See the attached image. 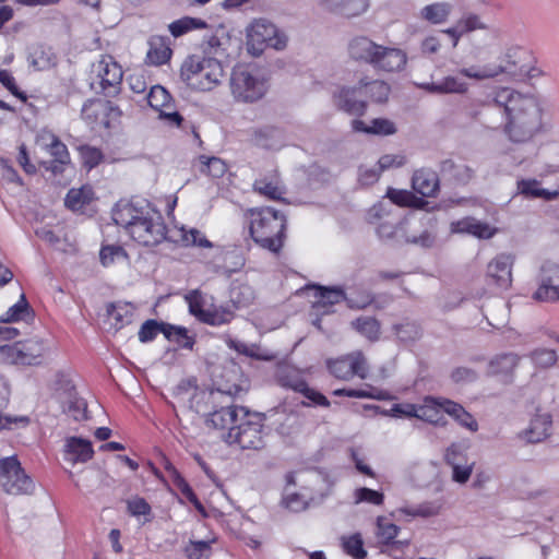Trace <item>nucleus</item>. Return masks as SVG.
<instances>
[{"label": "nucleus", "instance_id": "obj_1", "mask_svg": "<svg viewBox=\"0 0 559 559\" xmlns=\"http://www.w3.org/2000/svg\"><path fill=\"white\" fill-rule=\"evenodd\" d=\"M493 104L503 110V133L515 144H526L544 131V110L537 96L512 87H498Z\"/></svg>", "mask_w": 559, "mask_h": 559}, {"label": "nucleus", "instance_id": "obj_2", "mask_svg": "<svg viewBox=\"0 0 559 559\" xmlns=\"http://www.w3.org/2000/svg\"><path fill=\"white\" fill-rule=\"evenodd\" d=\"M114 222L138 245L153 247L167 237V226L159 211L150 203L120 200L112 209Z\"/></svg>", "mask_w": 559, "mask_h": 559}, {"label": "nucleus", "instance_id": "obj_3", "mask_svg": "<svg viewBox=\"0 0 559 559\" xmlns=\"http://www.w3.org/2000/svg\"><path fill=\"white\" fill-rule=\"evenodd\" d=\"M241 392L242 389L239 385H234L228 390L197 391L190 400V408L198 414L207 416L205 423L209 427L229 430L241 416L240 406L222 405L219 409L216 407L223 403L224 397H234Z\"/></svg>", "mask_w": 559, "mask_h": 559}, {"label": "nucleus", "instance_id": "obj_4", "mask_svg": "<svg viewBox=\"0 0 559 559\" xmlns=\"http://www.w3.org/2000/svg\"><path fill=\"white\" fill-rule=\"evenodd\" d=\"M250 235L263 249L277 253L283 247L286 217L273 207L250 210Z\"/></svg>", "mask_w": 559, "mask_h": 559}, {"label": "nucleus", "instance_id": "obj_5", "mask_svg": "<svg viewBox=\"0 0 559 559\" xmlns=\"http://www.w3.org/2000/svg\"><path fill=\"white\" fill-rule=\"evenodd\" d=\"M224 75L222 63L214 58L188 57L180 68L181 80L192 90L206 92L217 86Z\"/></svg>", "mask_w": 559, "mask_h": 559}, {"label": "nucleus", "instance_id": "obj_6", "mask_svg": "<svg viewBox=\"0 0 559 559\" xmlns=\"http://www.w3.org/2000/svg\"><path fill=\"white\" fill-rule=\"evenodd\" d=\"M241 416L238 423L229 428L225 441L241 449H261L264 445V420L261 413H251L246 407H239Z\"/></svg>", "mask_w": 559, "mask_h": 559}, {"label": "nucleus", "instance_id": "obj_7", "mask_svg": "<svg viewBox=\"0 0 559 559\" xmlns=\"http://www.w3.org/2000/svg\"><path fill=\"white\" fill-rule=\"evenodd\" d=\"M48 346L43 338L32 337L0 346V362L17 366L40 365Z\"/></svg>", "mask_w": 559, "mask_h": 559}, {"label": "nucleus", "instance_id": "obj_8", "mask_svg": "<svg viewBox=\"0 0 559 559\" xmlns=\"http://www.w3.org/2000/svg\"><path fill=\"white\" fill-rule=\"evenodd\" d=\"M248 50L258 56L267 46L282 50L287 45V36L266 19L254 20L247 29Z\"/></svg>", "mask_w": 559, "mask_h": 559}, {"label": "nucleus", "instance_id": "obj_9", "mask_svg": "<svg viewBox=\"0 0 559 559\" xmlns=\"http://www.w3.org/2000/svg\"><path fill=\"white\" fill-rule=\"evenodd\" d=\"M229 86L234 98L241 103L257 102L266 92L265 82L254 75L246 66H237L233 69Z\"/></svg>", "mask_w": 559, "mask_h": 559}, {"label": "nucleus", "instance_id": "obj_10", "mask_svg": "<svg viewBox=\"0 0 559 559\" xmlns=\"http://www.w3.org/2000/svg\"><path fill=\"white\" fill-rule=\"evenodd\" d=\"M0 486L9 495H29L35 485L15 455L0 460Z\"/></svg>", "mask_w": 559, "mask_h": 559}, {"label": "nucleus", "instance_id": "obj_11", "mask_svg": "<svg viewBox=\"0 0 559 559\" xmlns=\"http://www.w3.org/2000/svg\"><path fill=\"white\" fill-rule=\"evenodd\" d=\"M93 72L97 83L106 96H115L119 93L123 72L114 57L105 55L93 64Z\"/></svg>", "mask_w": 559, "mask_h": 559}, {"label": "nucleus", "instance_id": "obj_12", "mask_svg": "<svg viewBox=\"0 0 559 559\" xmlns=\"http://www.w3.org/2000/svg\"><path fill=\"white\" fill-rule=\"evenodd\" d=\"M532 298L538 302H559V264L545 262L542 265Z\"/></svg>", "mask_w": 559, "mask_h": 559}, {"label": "nucleus", "instance_id": "obj_13", "mask_svg": "<svg viewBox=\"0 0 559 559\" xmlns=\"http://www.w3.org/2000/svg\"><path fill=\"white\" fill-rule=\"evenodd\" d=\"M326 365L331 374L341 380H350L355 376L361 379L367 377V362L360 352H354L335 359H329Z\"/></svg>", "mask_w": 559, "mask_h": 559}, {"label": "nucleus", "instance_id": "obj_14", "mask_svg": "<svg viewBox=\"0 0 559 559\" xmlns=\"http://www.w3.org/2000/svg\"><path fill=\"white\" fill-rule=\"evenodd\" d=\"M147 103L159 112V118L169 126L179 127L181 124L183 118L175 110L173 97L165 87L160 85L152 86L147 94Z\"/></svg>", "mask_w": 559, "mask_h": 559}, {"label": "nucleus", "instance_id": "obj_15", "mask_svg": "<svg viewBox=\"0 0 559 559\" xmlns=\"http://www.w3.org/2000/svg\"><path fill=\"white\" fill-rule=\"evenodd\" d=\"M515 257L511 253L496 255L487 265L486 276L496 286L508 289L512 284Z\"/></svg>", "mask_w": 559, "mask_h": 559}, {"label": "nucleus", "instance_id": "obj_16", "mask_svg": "<svg viewBox=\"0 0 559 559\" xmlns=\"http://www.w3.org/2000/svg\"><path fill=\"white\" fill-rule=\"evenodd\" d=\"M306 288L313 290L314 300L312 301V308L318 314L332 313L333 306L346 300V295L340 287L308 285Z\"/></svg>", "mask_w": 559, "mask_h": 559}, {"label": "nucleus", "instance_id": "obj_17", "mask_svg": "<svg viewBox=\"0 0 559 559\" xmlns=\"http://www.w3.org/2000/svg\"><path fill=\"white\" fill-rule=\"evenodd\" d=\"M419 88L430 94H465L469 85L457 75H448L440 82H424L416 84Z\"/></svg>", "mask_w": 559, "mask_h": 559}, {"label": "nucleus", "instance_id": "obj_18", "mask_svg": "<svg viewBox=\"0 0 559 559\" xmlns=\"http://www.w3.org/2000/svg\"><path fill=\"white\" fill-rule=\"evenodd\" d=\"M407 62L406 52L400 48L384 47L381 45L379 57L373 63V68L386 72L401 71Z\"/></svg>", "mask_w": 559, "mask_h": 559}, {"label": "nucleus", "instance_id": "obj_19", "mask_svg": "<svg viewBox=\"0 0 559 559\" xmlns=\"http://www.w3.org/2000/svg\"><path fill=\"white\" fill-rule=\"evenodd\" d=\"M359 85L353 88L342 87L333 95L334 105L343 111L352 115H362L366 109V103L358 99Z\"/></svg>", "mask_w": 559, "mask_h": 559}, {"label": "nucleus", "instance_id": "obj_20", "mask_svg": "<svg viewBox=\"0 0 559 559\" xmlns=\"http://www.w3.org/2000/svg\"><path fill=\"white\" fill-rule=\"evenodd\" d=\"M93 454L94 450L90 440L80 437H70L66 440L64 460L72 465L90 461Z\"/></svg>", "mask_w": 559, "mask_h": 559}, {"label": "nucleus", "instance_id": "obj_21", "mask_svg": "<svg viewBox=\"0 0 559 559\" xmlns=\"http://www.w3.org/2000/svg\"><path fill=\"white\" fill-rule=\"evenodd\" d=\"M443 399L425 396L421 404H417V419L429 423L433 426H445L447 419L443 415L441 404Z\"/></svg>", "mask_w": 559, "mask_h": 559}, {"label": "nucleus", "instance_id": "obj_22", "mask_svg": "<svg viewBox=\"0 0 559 559\" xmlns=\"http://www.w3.org/2000/svg\"><path fill=\"white\" fill-rule=\"evenodd\" d=\"M381 45L376 44L366 36L354 38L349 43L348 51L353 59L369 63L373 67L376 59L379 57Z\"/></svg>", "mask_w": 559, "mask_h": 559}, {"label": "nucleus", "instance_id": "obj_23", "mask_svg": "<svg viewBox=\"0 0 559 559\" xmlns=\"http://www.w3.org/2000/svg\"><path fill=\"white\" fill-rule=\"evenodd\" d=\"M412 187L421 197L432 198L439 191V177L431 169H418L413 175Z\"/></svg>", "mask_w": 559, "mask_h": 559}, {"label": "nucleus", "instance_id": "obj_24", "mask_svg": "<svg viewBox=\"0 0 559 559\" xmlns=\"http://www.w3.org/2000/svg\"><path fill=\"white\" fill-rule=\"evenodd\" d=\"M451 229L454 233L469 234L479 239H489L496 234V228L474 217H464L453 222Z\"/></svg>", "mask_w": 559, "mask_h": 559}, {"label": "nucleus", "instance_id": "obj_25", "mask_svg": "<svg viewBox=\"0 0 559 559\" xmlns=\"http://www.w3.org/2000/svg\"><path fill=\"white\" fill-rule=\"evenodd\" d=\"M507 72L506 67L499 63H486L483 66H471L461 68L459 74L475 81L496 79Z\"/></svg>", "mask_w": 559, "mask_h": 559}, {"label": "nucleus", "instance_id": "obj_26", "mask_svg": "<svg viewBox=\"0 0 559 559\" xmlns=\"http://www.w3.org/2000/svg\"><path fill=\"white\" fill-rule=\"evenodd\" d=\"M551 427V418L548 414L535 416L527 429L524 430L523 437L527 442L536 443L546 439Z\"/></svg>", "mask_w": 559, "mask_h": 559}, {"label": "nucleus", "instance_id": "obj_27", "mask_svg": "<svg viewBox=\"0 0 559 559\" xmlns=\"http://www.w3.org/2000/svg\"><path fill=\"white\" fill-rule=\"evenodd\" d=\"M148 45L146 60L150 64L162 66L170 59L173 51L165 37L153 36L150 38Z\"/></svg>", "mask_w": 559, "mask_h": 559}, {"label": "nucleus", "instance_id": "obj_28", "mask_svg": "<svg viewBox=\"0 0 559 559\" xmlns=\"http://www.w3.org/2000/svg\"><path fill=\"white\" fill-rule=\"evenodd\" d=\"M352 128L356 132L378 135H391L396 132L394 122L385 118L373 119L369 126L361 120L355 119L352 121Z\"/></svg>", "mask_w": 559, "mask_h": 559}, {"label": "nucleus", "instance_id": "obj_29", "mask_svg": "<svg viewBox=\"0 0 559 559\" xmlns=\"http://www.w3.org/2000/svg\"><path fill=\"white\" fill-rule=\"evenodd\" d=\"M254 141L261 147L275 150L283 145L284 133L278 128L265 126L254 131Z\"/></svg>", "mask_w": 559, "mask_h": 559}, {"label": "nucleus", "instance_id": "obj_30", "mask_svg": "<svg viewBox=\"0 0 559 559\" xmlns=\"http://www.w3.org/2000/svg\"><path fill=\"white\" fill-rule=\"evenodd\" d=\"M34 318V312L31 309L28 301L24 294L21 295L19 301L11 306L0 318L2 323H11L25 321L29 322Z\"/></svg>", "mask_w": 559, "mask_h": 559}, {"label": "nucleus", "instance_id": "obj_31", "mask_svg": "<svg viewBox=\"0 0 559 559\" xmlns=\"http://www.w3.org/2000/svg\"><path fill=\"white\" fill-rule=\"evenodd\" d=\"M62 408L63 413L68 414L76 421L87 418V404L83 399L76 395L73 388L68 390L67 400L62 402Z\"/></svg>", "mask_w": 559, "mask_h": 559}, {"label": "nucleus", "instance_id": "obj_32", "mask_svg": "<svg viewBox=\"0 0 559 559\" xmlns=\"http://www.w3.org/2000/svg\"><path fill=\"white\" fill-rule=\"evenodd\" d=\"M518 191L530 199L552 200L559 195L557 191H548L540 188L539 181L536 179H522L518 181Z\"/></svg>", "mask_w": 559, "mask_h": 559}, {"label": "nucleus", "instance_id": "obj_33", "mask_svg": "<svg viewBox=\"0 0 559 559\" xmlns=\"http://www.w3.org/2000/svg\"><path fill=\"white\" fill-rule=\"evenodd\" d=\"M93 198V189L88 186H83L79 189H70L66 195L64 204L68 209L78 212L82 211L85 205L90 204Z\"/></svg>", "mask_w": 559, "mask_h": 559}, {"label": "nucleus", "instance_id": "obj_34", "mask_svg": "<svg viewBox=\"0 0 559 559\" xmlns=\"http://www.w3.org/2000/svg\"><path fill=\"white\" fill-rule=\"evenodd\" d=\"M452 12V4L449 2H435L424 7L420 11L421 19L431 24L444 23Z\"/></svg>", "mask_w": 559, "mask_h": 559}, {"label": "nucleus", "instance_id": "obj_35", "mask_svg": "<svg viewBox=\"0 0 559 559\" xmlns=\"http://www.w3.org/2000/svg\"><path fill=\"white\" fill-rule=\"evenodd\" d=\"M369 8V0H341L333 3L330 10L345 17H355L365 13Z\"/></svg>", "mask_w": 559, "mask_h": 559}, {"label": "nucleus", "instance_id": "obj_36", "mask_svg": "<svg viewBox=\"0 0 559 559\" xmlns=\"http://www.w3.org/2000/svg\"><path fill=\"white\" fill-rule=\"evenodd\" d=\"M389 94L390 86L384 81L374 80L371 82H365L361 80L359 82V96L366 95L373 102L383 103L388 99Z\"/></svg>", "mask_w": 559, "mask_h": 559}, {"label": "nucleus", "instance_id": "obj_37", "mask_svg": "<svg viewBox=\"0 0 559 559\" xmlns=\"http://www.w3.org/2000/svg\"><path fill=\"white\" fill-rule=\"evenodd\" d=\"M441 511V503L438 501H425L417 506H404L399 509L403 515L411 518H430L438 515Z\"/></svg>", "mask_w": 559, "mask_h": 559}, {"label": "nucleus", "instance_id": "obj_38", "mask_svg": "<svg viewBox=\"0 0 559 559\" xmlns=\"http://www.w3.org/2000/svg\"><path fill=\"white\" fill-rule=\"evenodd\" d=\"M216 538L207 540H189L183 548L188 559H210L213 555L212 545Z\"/></svg>", "mask_w": 559, "mask_h": 559}, {"label": "nucleus", "instance_id": "obj_39", "mask_svg": "<svg viewBox=\"0 0 559 559\" xmlns=\"http://www.w3.org/2000/svg\"><path fill=\"white\" fill-rule=\"evenodd\" d=\"M386 197L392 201V203L399 206L420 209L426 204L421 198H417L413 192L408 190L389 188L386 191Z\"/></svg>", "mask_w": 559, "mask_h": 559}, {"label": "nucleus", "instance_id": "obj_40", "mask_svg": "<svg viewBox=\"0 0 559 559\" xmlns=\"http://www.w3.org/2000/svg\"><path fill=\"white\" fill-rule=\"evenodd\" d=\"M205 27H207L205 21L191 16L181 17L179 20L171 22L168 25V29L174 37H180L193 29H200Z\"/></svg>", "mask_w": 559, "mask_h": 559}, {"label": "nucleus", "instance_id": "obj_41", "mask_svg": "<svg viewBox=\"0 0 559 559\" xmlns=\"http://www.w3.org/2000/svg\"><path fill=\"white\" fill-rule=\"evenodd\" d=\"M519 364V356L513 353H507L496 356L489 364L491 374L511 373Z\"/></svg>", "mask_w": 559, "mask_h": 559}, {"label": "nucleus", "instance_id": "obj_42", "mask_svg": "<svg viewBox=\"0 0 559 559\" xmlns=\"http://www.w3.org/2000/svg\"><path fill=\"white\" fill-rule=\"evenodd\" d=\"M28 63L36 71H44L55 64L53 55L41 46L35 47L28 55Z\"/></svg>", "mask_w": 559, "mask_h": 559}, {"label": "nucleus", "instance_id": "obj_43", "mask_svg": "<svg viewBox=\"0 0 559 559\" xmlns=\"http://www.w3.org/2000/svg\"><path fill=\"white\" fill-rule=\"evenodd\" d=\"M199 162L201 164L200 171L213 178H222L227 171L226 163L218 157L201 155Z\"/></svg>", "mask_w": 559, "mask_h": 559}, {"label": "nucleus", "instance_id": "obj_44", "mask_svg": "<svg viewBox=\"0 0 559 559\" xmlns=\"http://www.w3.org/2000/svg\"><path fill=\"white\" fill-rule=\"evenodd\" d=\"M230 299L237 308L247 307L255 299V293L248 284H237L231 288Z\"/></svg>", "mask_w": 559, "mask_h": 559}, {"label": "nucleus", "instance_id": "obj_45", "mask_svg": "<svg viewBox=\"0 0 559 559\" xmlns=\"http://www.w3.org/2000/svg\"><path fill=\"white\" fill-rule=\"evenodd\" d=\"M353 326L370 341H376L380 335V324L371 317L358 318L352 322Z\"/></svg>", "mask_w": 559, "mask_h": 559}, {"label": "nucleus", "instance_id": "obj_46", "mask_svg": "<svg viewBox=\"0 0 559 559\" xmlns=\"http://www.w3.org/2000/svg\"><path fill=\"white\" fill-rule=\"evenodd\" d=\"M278 382L283 388L302 393L307 389L306 380L295 370H282L278 376Z\"/></svg>", "mask_w": 559, "mask_h": 559}, {"label": "nucleus", "instance_id": "obj_47", "mask_svg": "<svg viewBox=\"0 0 559 559\" xmlns=\"http://www.w3.org/2000/svg\"><path fill=\"white\" fill-rule=\"evenodd\" d=\"M342 546L344 551L355 559H364L367 556V551L364 549L362 537L358 533L342 537Z\"/></svg>", "mask_w": 559, "mask_h": 559}, {"label": "nucleus", "instance_id": "obj_48", "mask_svg": "<svg viewBox=\"0 0 559 559\" xmlns=\"http://www.w3.org/2000/svg\"><path fill=\"white\" fill-rule=\"evenodd\" d=\"M400 527L388 519L380 516L377 520V538L382 544H390L399 534Z\"/></svg>", "mask_w": 559, "mask_h": 559}, {"label": "nucleus", "instance_id": "obj_49", "mask_svg": "<svg viewBox=\"0 0 559 559\" xmlns=\"http://www.w3.org/2000/svg\"><path fill=\"white\" fill-rule=\"evenodd\" d=\"M442 171L451 175L453 179L461 183L467 182L473 177V170L465 164H455L452 160L442 163Z\"/></svg>", "mask_w": 559, "mask_h": 559}, {"label": "nucleus", "instance_id": "obj_50", "mask_svg": "<svg viewBox=\"0 0 559 559\" xmlns=\"http://www.w3.org/2000/svg\"><path fill=\"white\" fill-rule=\"evenodd\" d=\"M181 240L185 246H197L200 248H212L213 243L207 240L205 235L197 228L187 229L182 227L180 229Z\"/></svg>", "mask_w": 559, "mask_h": 559}, {"label": "nucleus", "instance_id": "obj_51", "mask_svg": "<svg viewBox=\"0 0 559 559\" xmlns=\"http://www.w3.org/2000/svg\"><path fill=\"white\" fill-rule=\"evenodd\" d=\"M234 319V312L228 308L219 307L207 310L201 322L210 325H223L229 323Z\"/></svg>", "mask_w": 559, "mask_h": 559}, {"label": "nucleus", "instance_id": "obj_52", "mask_svg": "<svg viewBox=\"0 0 559 559\" xmlns=\"http://www.w3.org/2000/svg\"><path fill=\"white\" fill-rule=\"evenodd\" d=\"M254 191L271 199L280 200L284 194V189L275 181H266L265 179L255 180L253 183Z\"/></svg>", "mask_w": 559, "mask_h": 559}, {"label": "nucleus", "instance_id": "obj_53", "mask_svg": "<svg viewBox=\"0 0 559 559\" xmlns=\"http://www.w3.org/2000/svg\"><path fill=\"white\" fill-rule=\"evenodd\" d=\"M50 142L46 144L48 152L55 157L59 164H68L70 162L69 151L55 134H49Z\"/></svg>", "mask_w": 559, "mask_h": 559}, {"label": "nucleus", "instance_id": "obj_54", "mask_svg": "<svg viewBox=\"0 0 559 559\" xmlns=\"http://www.w3.org/2000/svg\"><path fill=\"white\" fill-rule=\"evenodd\" d=\"M164 335L168 340L176 341L180 346L185 348H192L193 340L188 336L187 330L185 328L164 324Z\"/></svg>", "mask_w": 559, "mask_h": 559}, {"label": "nucleus", "instance_id": "obj_55", "mask_svg": "<svg viewBox=\"0 0 559 559\" xmlns=\"http://www.w3.org/2000/svg\"><path fill=\"white\" fill-rule=\"evenodd\" d=\"M394 332L400 341L408 343L420 337V329L415 322H405L394 325Z\"/></svg>", "mask_w": 559, "mask_h": 559}, {"label": "nucleus", "instance_id": "obj_56", "mask_svg": "<svg viewBox=\"0 0 559 559\" xmlns=\"http://www.w3.org/2000/svg\"><path fill=\"white\" fill-rule=\"evenodd\" d=\"M158 333L164 334V323H158L155 320H147L139 330V341L142 343L152 342Z\"/></svg>", "mask_w": 559, "mask_h": 559}, {"label": "nucleus", "instance_id": "obj_57", "mask_svg": "<svg viewBox=\"0 0 559 559\" xmlns=\"http://www.w3.org/2000/svg\"><path fill=\"white\" fill-rule=\"evenodd\" d=\"M185 299L189 307V312L194 316L198 320H202L207 310L203 309V297L200 290H191L185 296Z\"/></svg>", "mask_w": 559, "mask_h": 559}, {"label": "nucleus", "instance_id": "obj_58", "mask_svg": "<svg viewBox=\"0 0 559 559\" xmlns=\"http://www.w3.org/2000/svg\"><path fill=\"white\" fill-rule=\"evenodd\" d=\"M79 153L83 162V165L88 169H92L95 166H97L103 159L102 151L94 146L81 145L79 147Z\"/></svg>", "mask_w": 559, "mask_h": 559}, {"label": "nucleus", "instance_id": "obj_59", "mask_svg": "<svg viewBox=\"0 0 559 559\" xmlns=\"http://www.w3.org/2000/svg\"><path fill=\"white\" fill-rule=\"evenodd\" d=\"M105 110L106 106L102 100H87L82 107V117L87 122L94 123Z\"/></svg>", "mask_w": 559, "mask_h": 559}, {"label": "nucleus", "instance_id": "obj_60", "mask_svg": "<svg viewBox=\"0 0 559 559\" xmlns=\"http://www.w3.org/2000/svg\"><path fill=\"white\" fill-rule=\"evenodd\" d=\"M532 361L542 368H549L557 361V354L552 349L540 348L531 353Z\"/></svg>", "mask_w": 559, "mask_h": 559}, {"label": "nucleus", "instance_id": "obj_61", "mask_svg": "<svg viewBox=\"0 0 559 559\" xmlns=\"http://www.w3.org/2000/svg\"><path fill=\"white\" fill-rule=\"evenodd\" d=\"M100 262L104 266L112 264L116 260L126 259L127 252L121 246H105L99 252Z\"/></svg>", "mask_w": 559, "mask_h": 559}, {"label": "nucleus", "instance_id": "obj_62", "mask_svg": "<svg viewBox=\"0 0 559 559\" xmlns=\"http://www.w3.org/2000/svg\"><path fill=\"white\" fill-rule=\"evenodd\" d=\"M456 23L464 34L487 28V25L480 20L479 15L475 13L464 14Z\"/></svg>", "mask_w": 559, "mask_h": 559}, {"label": "nucleus", "instance_id": "obj_63", "mask_svg": "<svg viewBox=\"0 0 559 559\" xmlns=\"http://www.w3.org/2000/svg\"><path fill=\"white\" fill-rule=\"evenodd\" d=\"M383 493L370 488L362 487L356 489L355 491V501L357 503L367 502L374 506H381L383 503Z\"/></svg>", "mask_w": 559, "mask_h": 559}, {"label": "nucleus", "instance_id": "obj_64", "mask_svg": "<svg viewBox=\"0 0 559 559\" xmlns=\"http://www.w3.org/2000/svg\"><path fill=\"white\" fill-rule=\"evenodd\" d=\"M445 462L452 467L457 464L467 462L466 449L462 444L452 443L445 451Z\"/></svg>", "mask_w": 559, "mask_h": 559}]
</instances>
